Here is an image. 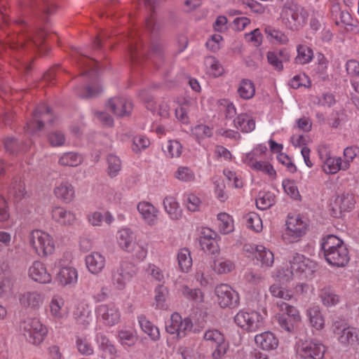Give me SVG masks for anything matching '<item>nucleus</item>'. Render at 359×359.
Masks as SVG:
<instances>
[{
    "label": "nucleus",
    "instance_id": "obj_22",
    "mask_svg": "<svg viewBox=\"0 0 359 359\" xmlns=\"http://www.w3.org/2000/svg\"><path fill=\"white\" fill-rule=\"evenodd\" d=\"M28 275L35 282L46 284L50 283L52 278L47 272L45 265L39 261L34 262L29 268Z\"/></svg>",
    "mask_w": 359,
    "mask_h": 359
},
{
    "label": "nucleus",
    "instance_id": "obj_63",
    "mask_svg": "<svg viewBox=\"0 0 359 359\" xmlns=\"http://www.w3.org/2000/svg\"><path fill=\"white\" fill-rule=\"evenodd\" d=\"M328 60L323 54L317 55V63L315 67V72L318 76L324 78L327 73Z\"/></svg>",
    "mask_w": 359,
    "mask_h": 359
},
{
    "label": "nucleus",
    "instance_id": "obj_43",
    "mask_svg": "<svg viewBox=\"0 0 359 359\" xmlns=\"http://www.w3.org/2000/svg\"><path fill=\"white\" fill-rule=\"evenodd\" d=\"M191 135L200 144L205 138L210 137L212 135V129L204 124H198L194 126L191 130Z\"/></svg>",
    "mask_w": 359,
    "mask_h": 359
},
{
    "label": "nucleus",
    "instance_id": "obj_3",
    "mask_svg": "<svg viewBox=\"0 0 359 359\" xmlns=\"http://www.w3.org/2000/svg\"><path fill=\"white\" fill-rule=\"evenodd\" d=\"M136 273L135 265L130 262L123 260L111 269V284L114 289L123 290Z\"/></svg>",
    "mask_w": 359,
    "mask_h": 359
},
{
    "label": "nucleus",
    "instance_id": "obj_5",
    "mask_svg": "<svg viewBox=\"0 0 359 359\" xmlns=\"http://www.w3.org/2000/svg\"><path fill=\"white\" fill-rule=\"evenodd\" d=\"M332 331L338 341L343 345H355L358 341L356 328L351 327L344 320H337L333 323Z\"/></svg>",
    "mask_w": 359,
    "mask_h": 359
},
{
    "label": "nucleus",
    "instance_id": "obj_21",
    "mask_svg": "<svg viewBox=\"0 0 359 359\" xmlns=\"http://www.w3.org/2000/svg\"><path fill=\"white\" fill-rule=\"evenodd\" d=\"M107 108L118 116L128 115L133 109L130 101L125 97H114L109 100Z\"/></svg>",
    "mask_w": 359,
    "mask_h": 359
},
{
    "label": "nucleus",
    "instance_id": "obj_27",
    "mask_svg": "<svg viewBox=\"0 0 359 359\" xmlns=\"http://www.w3.org/2000/svg\"><path fill=\"white\" fill-rule=\"evenodd\" d=\"M266 151L267 148L265 145H257L250 151L243 154L241 158L242 161L252 169L253 167L262 160Z\"/></svg>",
    "mask_w": 359,
    "mask_h": 359
},
{
    "label": "nucleus",
    "instance_id": "obj_38",
    "mask_svg": "<svg viewBox=\"0 0 359 359\" xmlns=\"http://www.w3.org/2000/svg\"><path fill=\"white\" fill-rule=\"evenodd\" d=\"M139 323L142 331L148 334L151 340L157 341L160 338V332L158 328L151 322L148 320L145 317L140 316L139 318Z\"/></svg>",
    "mask_w": 359,
    "mask_h": 359
},
{
    "label": "nucleus",
    "instance_id": "obj_56",
    "mask_svg": "<svg viewBox=\"0 0 359 359\" xmlns=\"http://www.w3.org/2000/svg\"><path fill=\"white\" fill-rule=\"evenodd\" d=\"M182 151L181 143L177 140H168L165 149V153L170 158H178Z\"/></svg>",
    "mask_w": 359,
    "mask_h": 359
},
{
    "label": "nucleus",
    "instance_id": "obj_19",
    "mask_svg": "<svg viewBox=\"0 0 359 359\" xmlns=\"http://www.w3.org/2000/svg\"><path fill=\"white\" fill-rule=\"evenodd\" d=\"M137 210L145 222L156 223L158 222L161 212L151 203L142 201L137 203Z\"/></svg>",
    "mask_w": 359,
    "mask_h": 359
},
{
    "label": "nucleus",
    "instance_id": "obj_62",
    "mask_svg": "<svg viewBox=\"0 0 359 359\" xmlns=\"http://www.w3.org/2000/svg\"><path fill=\"white\" fill-rule=\"evenodd\" d=\"M263 38V34L258 28L244 34L245 40L248 42L252 43L256 47L262 45Z\"/></svg>",
    "mask_w": 359,
    "mask_h": 359
},
{
    "label": "nucleus",
    "instance_id": "obj_34",
    "mask_svg": "<svg viewBox=\"0 0 359 359\" xmlns=\"http://www.w3.org/2000/svg\"><path fill=\"white\" fill-rule=\"evenodd\" d=\"M182 295L189 301L201 303L204 301L203 292L198 288H191L187 285H182L180 287Z\"/></svg>",
    "mask_w": 359,
    "mask_h": 359
},
{
    "label": "nucleus",
    "instance_id": "obj_54",
    "mask_svg": "<svg viewBox=\"0 0 359 359\" xmlns=\"http://www.w3.org/2000/svg\"><path fill=\"white\" fill-rule=\"evenodd\" d=\"M320 297L323 304L327 306L336 305L339 302V297L330 288H324L321 290Z\"/></svg>",
    "mask_w": 359,
    "mask_h": 359
},
{
    "label": "nucleus",
    "instance_id": "obj_52",
    "mask_svg": "<svg viewBox=\"0 0 359 359\" xmlns=\"http://www.w3.org/2000/svg\"><path fill=\"white\" fill-rule=\"evenodd\" d=\"M276 305L281 311L285 312V315L286 316L292 318L293 321L298 322L301 320L299 312L294 306L283 301H278Z\"/></svg>",
    "mask_w": 359,
    "mask_h": 359
},
{
    "label": "nucleus",
    "instance_id": "obj_33",
    "mask_svg": "<svg viewBox=\"0 0 359 359\" xmlns=\"http://www.w3.org/2000/svg\"><path fill=\"white\" fill-rule=\"evenodd\" d=\"M233 123L235 127L243 133L252 132L255 128V120L247 114L238 115Z\"/></svg>",
    "mask_w": 359,
    "mask_h": 359
},
{
    "label": "nucleus",
    "instance_id": "obj_2",
    "mask_svg": "<svg viewBox=\"0 0 359 359\" xmlns=\"http://www.w3.org/2000/svg\"><path fill=\"white\" fill-rule=\"evenodd\" d=\"M308 16V13L304 8L295 4L285 6L280 13L283 24L292 31L302 28L307 22Z\"/></svg>",
    "mask_w": 359,
    "mask_h": 359
},
{
    "label": "nucleus",
    "instance_id": "obj_60",
    "mask_svg": "<svg viewBox=\"0 0 359 359\" xmlns=\"http://www.w3.org/2000/svg\"><path fill=\"white\" fill-rule=\"evenodd\" d=\"M309 222L310 220L306 215L292 212L287 215L285 224H306Z\"/></svg>",
    "mask_w": 359,
    "mask_h": 359
},
{
    "label": "nucleus",
    "instance_id": "obj_10",
    "mask_svg": "<svg viewBox=\"0 0 359 359\" xmlns=\"http://www.w3.org/2000/svg\"><path fill=\"white\" fill-rule=\"evenodd\" d=\"M140 97L144 102L146 108L153 114H156L163 118L169 117L171 103L170 100L163 99L156 104L154 100V95L147 90H142Z\"/></svg>",
    "mask_w": 359,
    "mask_h": 359
},
{
    "label": "nucleus",
    "instance_id": "obj_64",
    "mask_svg": "<svg viewBox=\"0 0 359 359\" xmlns=\"http://www.w3.org/2000/svg\"><path fill=\"white\" fill-rule=\"evenodd\" d=\"M224 175L229 181L233 182V185L236 188H241L243 185V181L241 173L235 172L230 169H224Z\"/></svg>",
    "mask_w": 359,
    "mask_h": 359
},
{
    "label": "nucleus",
    "instance_id": "obj_4",
    "mask_svg": "<svg viewBox=\"0 0 359 359\" xmlns=\"http://www.w3.org/2000/svg\"><path fill=\"white\" fill-rule=\"evenodd\" d=\"M20 329L27 341L34 345L40 344L47 330L37 318H29L21 323Z\"/></svg>",
    "mask_w": 359,
    "mask_h": 359
},
{
    "label": "nucleus",
    "instance_id": "obj_9",
    "mask_svg": "<svg viewBox=\"0 0 359 359\" xmlns=\"http://www.w3.org/2000/svg\"><path fill=\"white\" fill-rule=\"evenodd\" d=\"M355 198L353 194L343 193L337 195L330 203V210L332 217L339 218L346 212L351 211L355 204Z\"/></svg>",
    "mask_w": 359,
    "mask_h": 359
},
{
    "label": "nucleus",
    "instance_id": "obj_26",
    "mask_svg": "<svg viewBox=\"0 0 359 359\" xmlns=\"http://www.w3.org/2000/svg\"><path fill=\"white\" fill-rule=\"evenodd\" d=\"M135 234L129 228H123L117 232V243L126 252H131L135 249Z\"/></svg>",
    "mask_w": 359,
    "mask_h": 359
},
{
    "label": "nucleus",
    "instance_id": "obj_44",
    "mask_svg": "<svg viewBox=\"0 0 359 359\" xmlns=\"http://www.w3.org/2000/svg\"><path fill=\"white\" fill-rule=\"evenodd\" d=\"M83 161L82 156L74 152L63 154L59 158V164L65 166L75 167L79 165Z\"/></svg>",
    "mask_w": 359,
    "mask_h": 359
},
{
    "label": "nucleus",
    "instance_id": "obj_17",
    "mask_svg": "<svg viewBox=\"0 0 359 359\" xmlns=\"http://www.w3.org/2000/svg\"><path fill=\"white\" fill-rule=\"evenodd\" d=\"M324 257L329 264L336 267L345 266L350 259L346 245H341L337 249L324 253Z\"/></svg>",
    "mask_w": 359,
    "mask_h": 359
},
{
    "label": "nucleus",
    "instance_id": "obj_50",
    "mask_svg": "<svg viewBox=\"0 0 359 359\" xmlns=\"http://www.w3.org/2000/svg\"><path fill=\"white\" fill-rule=\"evenodd\" d=\"M359 156V147H348L344 150L342 164L343 170H347L351 166V163Z\"/></svg>",
    "mask_w": 359,
    "mask_h": 359
},
{
    "label": "nucleus",
    "instance_id": "obj_28",
    "mask_svg": "<svg viewBox=\"0 0 359 359\" xmlns=\"http://www.w3.org/2000/svg\"><path fill=\"white\" fill-rule=\"evenodd\" d=\"M257 346L263 350L271 351L276 349L278 346V340L271 332H264L255 337Z\"/></svg>",
    "mask_w": 359,
    "mask_h": 359
},
{
    "label": "nucleus",
    "instance_id": "obj_41",
    "mask_svg": "<svg viewBox=\"0 0 359 359\" xmlns=\"http://www.w3.org/2000/svg\"><path fill=\"white\" fill-rule=\"evenodd\" d=\"M276 202L274 194L270 191L259 192L256 199V205L260 210H266L271 208Z\"/></svg>",
    "mask_w": 359,
    "mask_h": 359
},
{
    "label": "nucleus",
    "instance_id": "obj_11",
    "mask_svg": "<svg viewBox=\"0 0 359 359\" xmlns=\"http://www.w3.org/2000/svg\"><path fill=\"white\" fill-rule=\"evenodd\" d=\"M53 115L50 109L45 103H41L36 109L33 118L27 123L26 131L29 133H36L43 129V122L48 121L52 123Z\"/></svg>",
    "mask_w": 359,
    "mask_h": 359
},
{
    "label": "nucleus",
    "instance_id": "obj_55",
    "mask_svg": "<svg viewBox=\"0 0 359 359\" xmlns=\"http://www.w3.org/2000/svg\"><path fill=\"white\" fill-rule=\"evenodd\" d=\"M282 186L285 194L294 200H300L299 194L296 182L294 180L285 179L282 182Z\"/></svg>",
    "mask_w": 359,
    "mask_h": 359
},
{
    "label": "nucleus",
    "instance_id": "obj_36",
    "mask_svg": "<svg viewBox=\"0 0 359 359\" xmlns=\"http://www.w3.org/2000/svg\"><path fill=\"white\" fill-rule=\"evenodd\" d=\"M64 304L65 301L61 297L54 296L52 298L49 307L50 314L54 318L61 320L66 316V313L62 309Z\"/></svg>",
    "mask_w": 359,
    "mask_h": 359
},
{
    "label": "nucleus",
    "instance_id": "obj_29",
    "mask_svg": "<svg viewBox=\"0 0 359 359\" xmlns=\"http://www.w3.org/2000/svg\"><path fill=\"white\" fill-rule=\"evenodd\" d=\"M86 264L90 273L98 274L104 268L105 258L100 253L94 252L86 257Z\"/></svg>",
    "mask_w": 359,
    "mask_h": 359
},
{
    "label": "nucleus",
    "instance_id": "obj_53",
    "mask_svg": "<svg viewBox=\"0 0 359 359\" xmlns=\"http://www.w3.org/2000/svg\"><path fill=\"white\" fill-rule=\"evenodd\" d=\"M264 32L267 37L274 39L279 44H286L289 41L287 36L283 32L276 29L271 26H266Z\"/></svg>",
    "mask_w": 359,
    "mask_h": 359
},
{
    "label": "nucleus",
    "instance_id": "obj_14",
    "mask_svg": "<svg viewBox=\"0 0 359 359\" xmlns=\"http://www.w3.org/2000/svg\"><path fill=\"white\" fill-rule=\"evenodd\" d=\"M290 263L295 274L303 275L305 278L310 276L316 268L313 262L298 253L294 254Z\"/></svg>",
    "mask_w": 359,
    "mask_h": 359
},
{
    "label": "nucleus",
    "instance_id": "obj_39",
    "mask_svg": "<svg viewBox=\"0 0 359 359\" xmlns=\"http://www.w3.org/2000/svg\"><path fill=\"white\" fill-rule=\"evenodd\" d=\"M297 55L294 58L295 62L299 65L309 63L313 57L312 49L304 44H299L297 46Z\"/></svg>",
    "mask_w": 359,
    "mask_h": 359
},
{
    "label": "nucleus",
    "instance_id": "obj_20",
    "mask_svg": "<svg viewBox=\"0 0 359 359\" xmlns=\"http://www.w3.org/2000/svg\"><path fill=\"white\" fill-rule=\"evenodd\" d=\"M266 59L269 64L275 70L281 72L283 69V62L290 61V53L287 49L283 48L279 50L267 52Z\"/></svg>",
    "mask_w": 359,
    "mask_h": 359
},
{
    "label": "nucleus",
    "instance_id": "obj_24",
    "mask_svg": "<svg viewBox=\"0 0 359 359\" xmlns=\"http://www.w3.org/2000/svg\"><path fill=\"white\" fill-rule=\"evenodd\" d=\"M19 301L22 306L36 310L42 305L43 297L36 291H27L20 294Z\"/></svg>",
    "mask_w": 359,
    "mask_h": 359
},
{
    "label": "nucleus",
    "instance_id": "obj_16",
    "mask_svg": "<svg viewBox=\"0 0 359 359\" xmlns=\"http://www.w3.org/2000/svg\"><path fill=\"white\" fill-rule=\"evenodd\" d=\"M73 317L76 322L86 328L95 323V318L90 306L86 303H79L73 311Z\"/></svg>",
    "mask_w": 359,
    "mask_h": 359
},
{
    "label": "nucleus",
    "instance_id": "obj_57",
    "mask_svg": "<svg viewBox=\"0 0 359 359\" xmlns=\"http://www.w3.org/2000/svg\"><path fill=\"white\" fill-rule=\"evenodd\" d=\"M150 144L149 140L142 135H138L133 138L131 149L135 153H140L147 149Z\"/></svg>",
    "mask_w": 359,
    "mask_h": 359
},
{
    "label": "nucleus",
    "instance_id": "obj_40",
    "mask_svg": "<svg viewBox=\"0 0 359 359\" xmlns=\"http://www.w3.org/2000/svg\"><path fill=\"white\" fill-rule=\"evenodd\" d=\"M177 262L180 269L182 272H188L192 266L191 252L187 248H181L177 253Z\"/></svg>",
    "mask_w": 359,
    "mask_h": 359
},
{
    "label": "nucleus",
    "instance_id": "obj_47",
    "mask_svg": "<svg viewBox=\"0 0 359 359\" xmlns=\"http://www.w3.org/2000/svg\"><path fill=\"white\" fill-rule=\"evenodd\" d=\"M174 177L182 182H191L196 178L194 170L187 166L178 167L174 172Z\"/></svg>",
    "mask_w": 359,
    "mask_h": 359
},
{
    "label": "nucleus",
    "instance_id": "obj_15",
    "mask_svg": "<svg viewBox=\"0 0 359 359\" xmlns=\"http://www.w3.org/2000/svg\"><path fill=\"white\" fill-rule=\"evenodd\" d=\"M97 316L101 318L103 323L107 326H114L121 319V313L118 307L113 303L104 304L97 306Z\"/></svg>",
    "mask_w": 359,
    "mask_h": 359
},
{
    "label": "nucleus",
    "instance_id": "obj_35",
    "mask_svg": "<svg viewBox=\"0 0 359 359\" xmlns=\"http://www.w3.org/2000/svg\"><path fill=\"white\" fill-rule=\"evenodd\" d=\"M77 278V271L73 267H64L57 274L58 280L64 285L76 283Z\"/></svg>",
    "mask_w": 359,
    "mask_h": 359
},
{
    "label": "nucleus",
    "instance_id": "obj_58",
    "mask_svg": "<svg viewBox=\"0 0 359 359\" xmlns=\"http://www.w3.org/2000/svg\"><path fill=\"white\" fill-rule=\"evenodd\" d=\"M252 170L262 172L272 179L275 178L276 176V172L273 165L266 161L260 160L259 163L253 167Z\"/></svg>",
    "mask_w": 359,
    "mask_h": 359
},
{
    "label": "nucleus",
    "instance_id": "obj_61",
    "mask_svg": "<svg viewBox=\"0 0 359 359\" xmlns=\"http://www.w3.org/2000/svg\"><path fill=\"white\" fill-rule=\"evenodd\" d=\"M118 339L122 345L131 346L134 345L137 341L135 334L130 330H123L118 332Z\"/></svg>",
    "mask_w": 359,
    "mask_h": 359
},
{
    "label": "nucleus",
    "instance_id": "obj_49",
    "mask_svg": "<svg viewBox=\"0 0 359 359\" xmlns=\"http://www.w3.org/2000/svg\"><path fill=\"white\" fill-rule=\"evenodd\" d=\"M107 174L111 177H116L121 169V162L120 158L113 154L108 155L107 158Z\"/></svg>",
    "mask_w": 359,
    "mask_h": 359
},
{
    "label": "nucleus",
    "instance_id": "obj_30",
    "mask_svg": "<svg viewBox=\"0 0 359 359\" xmlns=\"http://www.w3.org/2000/svg\"><path fill=\"white\" fill-rule=\"evenodd\" d=\"M306 316L309 318L311 326L317 330H321L325 327V319L320 311L319 306H310L306 310Z\"/></svg>",
    "mask_w": 359,
    "mask_h": 359
},
{
    "label": "nucleus",
    "instance_id": "obj_13",
    "mask_svg": "<svg viewBox=\"0 0 359 359\" xmlns=\"http://www.w3.org/2000/svg\"><path fill=\"white\" fill-rule=\"evenodd\" d=\"M215 293L217 302L222 308H234L239 304L238 294L231 286L226 284H220L215 287Z\"/></svg>",
    "mask_w": 359,
    "mask_h": 359
},
{
    "label": "nucleus",
    "instance_id": "obj_46",
    "mask_svg": "<svg viewBox=\"0 0 359 359\" xmlns=\"http://www.w3.org/2000/svg\"><path fill=\"white\" fill-rule=\"evenodd\" d=\"M255 258L259 261L262 266H271L274 260L273 254L263 245H259L256 252Z\"/></svg>",
    "mask_w": 359,
    "mask_h": 359
},
{
    "label": "nucleus",
    "instance_id": "obj_1",
    "mask_svg": "<svg viewBox=\"0 0 359 359\" xmlns=\"http://www.w3.org/2000/svg\"><path fill=\"white\" fill-rule=\"evenodd\" d=\"M83 74L88 76V83L83 89L78 90L77 94L84 98L93 97L102 91L101 86L97 83L95 67L97 62L89 57H81L79 60Z\"/></svg>",
    "mask_w": 359,
    "mask_h": 359
},
{
    "label": "nucleus",
    "instance_id": "obj_32",
    "mask_svg": "<svg viewBox=\"0 0 359 359\" xmlns=\"http://www.w3.org/2000/svg\"><path fill=\"white\" fill-rule=\"evenodd\" d=\"M52 217L55 222L64 224H71L77 222L74 213L67 212L65 208L61 207H55L53 209Z\"/></svg>",
    "mask_w": 359,
    "mask_h": 359
},
{
    "label": "nucleus",
    "instance_id": "obj_7",
    "mask_svg": "<svg viewBox=\"0 0 359 359\" xmlns=\"http://www.w3.org/2000/svg\"><path fill=\"white\" fill-rule=\"evenodd\" d=\"M30 243L36 252L41 257L51 255L55 250L54 242L51 236L40 230L32 232Z\"/></svg>",
    "mask_w": 359,
    "mask_h": 359
},
{
    "label": "nucleus",
    "instance_id": "obj_6",
    "mask_svg": "<svg viewBox=\"0 0 359 359\" xmlns=\"http://www.w3.org/2000/svg\"><path fill=\"white\" fill-rule=\"evenodd\" d=\"M203 339L210 343L212 346H215V350L212 353L214 359L222 358L227 352L229 344L224 334L217 329H211L205 331L203 334Z\"/></svg>",
    "mask_w": 359,
    "mask_h": 359
},
{
    "label": "nucleus",
    "instance_id": "obj_12",
    "mask_svg": "<svg viewBox=\"0 0 359 359\" xmlns=\"http://www.w3.org/2000/svg\"><path fill=\"white\" fill-rule=\"evenodd\" d=\"M318 154L322 163V170L325 174L334 175L339 170H343L342 158L332 156L326 147H320Z\"/></svg>",
    "mask_w": 359,
    "mask_h": 359
},
{
    "label": "nucleus",
    "instance_id": "obj_25",
    "mask_svg": "<svg viewBox=\"0 0 359 359\" xmlns=\"http://www.w3.org/2000/svg\"><path fill=\"white\" fill-rule=\"evenodd\" d=\"M306 232V226H286L282 231V238L286 243L298 242Z\"/></svg>",
    "mask_w": 359,
    "mask_h": 359
},
{
    "label": "nucleus",
    "instance_id": "obj_37",
    "mask_svg": "<svg viewBox=\"0 0 359 359\" xmlns=\"http://www.w3.org/2000/svg\"><path fill=\"white\" fill-rule=\"evenodd\" d=\"M237 92L242 99L250 100L255 94V84L249 79H243L238 84Z\"/></svg>",
    "mask_w": 359,
    "mask_h": 359
},
{
    "label": "nucleus",
    "instance_id": "obj_8",
    "mask_svg": "<svg viewBox=\"0 0 359 359\" xmlns=\"http://www.w3.org/2000/svg\"><path fill=\"white\" fill-rule=\"evenodd\" d=\"M234 322L242 329L255 332L263 327L262 318L259 313L255 311H240L234 317Z\"/></svg>",
    "mask_w": 359,
    "mask_h": 359
},
{
    "label": "nucleus",
    "instance_id": "obj_42",
    "mask_svg": "<svg viewBox=\"0 0 359 359\" xmlns=\"http://www.w3.org/2000/svg\"><path fill=\"white\" fill-rule=\"evenodd\" d=\"M88 222L91 224H98L102 223L111 224L114 221L111 214L108 211H95L90 214L88 217Z\"/></svg>",
    "mask_w": 359,
    "mask_h": 359
},
{
    "label": "nucleus",
    "instance_id": "obj_18",
    "mask_svg": "<svg viewBox=\"0 0 359 359\" xmlns=\"http://www.w3.org/2000/svg\"><path fill=\"white\" fill-rule=\"evenodd\" d=\"M299 352L300 355L305 359H323L325 348L320 343L309 341L303 343Z\"/></svg>",
    "mask_w": 359,
    "mask_h": 359
},
{
    "label": "nucleus",
    "instance_id": "obj_48",
    "mask_svg": "<svg viewBox=\"0 0 359 359\" xmlns=\"http://www.w3.org/2000/svg\"><path fill=\"white\" fill-rule=\"evenodd\" d=\"M269 292L273 297L279 299V301H289L293 298L292 293L279 284L272 285L269 288Z\"/></svg>",
    "mask_w": 359,
    "mask_h": 359
},
{
    "label": "nucleus",
    "instance_id": "obj_31",
    "mask_svg": "<svg viewBox=\"0 0 359 359\" xmlns=\"http://www.w3.org/2000/svg\"><path fill=\"white\" fill-rule=\"evenodd\" d=\"M165 211L172 219H178L182 212L177 200L172 196H166L163 201Z\"/></svg>",
    "mask_w": 359,
    "mask_h": 359
},
{
    "label": "nucleus",
    "instance_id": "obj_51",
    "mask_svg": "<svg viewBox=\"0 0 359 359\" xmlns=\"http://www.w3.org/2000/svg\"><path fill=\"white\" fill-rule=\"evenodd\" d=\"M341 245H345L340 238L334 235H328L323 239L321 248L323 250L324 254L334 249H337L341 247Z\"/></svg>",
    "mask_w": 359,
    "mask_h": 359
},
{
    "label": "nucleus",
    "instance_id": "obj_45",
    "mask_svg": "<svg viewBox=\"0 0 359 359\" xmlns=\"http://www.w3.org/2000/svg\"><path fill=\"white\" fill-rule=\"evenodd\" d=\"M205 65L207 73L214 77H218L223 74L224 69L218 60L213 57H207L205 59Z\"/></svg>",
    "mask_w": 359,
    "mask_h": 359
},
{
    "label": "nucleus",
    "instance_id": "obj_59",
    "mask_svg": "<svg viewBox=\"0 0 359 359\" xmlns=\"http://www.w3.org/2000/svg\"><path fill=\"white\" fill-rule=\"evenodd\" d=\"M201 249L206 253L214 255L219 252V245L215 239L200 238Z\"/></svg>",
    "mask_w": 359,
    "mask_h": 359
},
{
    "label": "nucleus",
    "instance_id": "obj_23",
    "mask_svg": "<svg viewBox=\"0 0 359 359\" xmlns=\"http://www.w3.org/2000/svg\"><path fill=\"white\" fill-rule=\"evenodd\" d=\"M53 194L60 201L65 203H70L75 197L74 187L71 182L62 181L55 186Z\"/></svg>",
    "mask_w": 359,
    "mask_h": 359
}]
</instances>
